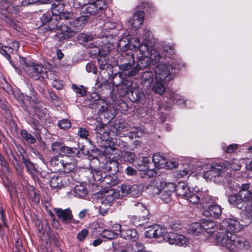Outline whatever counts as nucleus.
Wrapping results in <instances>:
<instances>
[{
  "label": "nucleus",
  "mask_w": 252,
  "mask_h": 252,
  "mask_svg": "<svg viewBox=\"0 0 252 252\" xmlns=\"http://www.w3.org/2000/svg\"><path fill=\"white\" fill-rule=\"evenodd\" d=\"M213 237L214 243L217 245L222 246L229 251H233L236 248L247 250L250 247L249 242L228 231L216 232Z\"/></svg>",
  "instance_id": "nucleus-1"
},
{
  "label": "nucleus",
  "mask_w": 252,
  "mask_h": 252,
  "mask_svg": "<svg viewBox=\"0 0 252 252\" xmlns=\"http://www.w3.org/2000/svg\"><path fill=\"white\" fill-rule=\"evenodd\" d=\"M213 237L214 243L217 245L222 246L229 251H233L236 248L247 250L250 247L249 242L228 231L216 232Z\"/></svg>",
  "instance_id": "nucleus-2"
},
{
  "label": "nucleus",
  "mask_w": 252,
  "mask_h": 252,
  "mask_svg": "<svg viewBox=\"0 0 252 252\" xmlns=\"http://www.w3.org/2000/svg\"><path fill=\"white\" fill-rule=\"evenodd\" d=\"M213 237L214 243L217 245L222 246L229 251H233L236 248L247 250L250 247L249 242L228 231L216 232Z\"/></svg>",
  "instance_id": "nucleus-3"
},
{
  "label": "nucleus",
  "mask_w": 252,
  "mask_h": 252,
  "mask_svg": "<svg viewBox=\"0 0 252 252\" xmlns=\"http://www.w3.org/2000/svg\"><path fill=\"white\" fill-rule=\"evenodd\" d=\"M36 93L31 91V95L21 94L18 98L20 106L32 115H36L38 117H42L45 109L41 105L35 96Z\"/></svg>",
  "instance_id": "nucleus-4"
},
{
  "label": "nucleus",
  "mask_w": 252,
  "mask_h": 252,
  "mask_svg": "<svg viewBox=\"0 0 252 252\" xmlns=\"http://www.w3.org/2000/svg\"><path fill=\"white\" fill-rule=\"evenodd\" d=\"M85 20L83 17H80L72 21H62L60 24V40L63 41L73 37L83 27Z\"/></svg>",
  "instance_id": "nucleus-5"
},
{
  "label": "nucleus",
  "mask_w": 252,
  "mask_h": 252,
  "mask_svg": "<svg viewBox=\"0 0 252 252\" xmlns=\"http://www.w3.org/2000/svg\"><path fill=\"white\" fill-rule=\"evenodd\" d=\"M80 40L82 41L85 46H88L89 47L95 49L94 54H97L100 57H105L107 56L111 51L113 45L111 43L107 42L105 43L103 40L101 41L102 44H97L99 41L98 40L95 41V45L94 44V37L91 35H88L84 33L80 34L79 37Z\"/></svg>",
  "instance_id": "nucleus-6"
},
{
  "label": "nucleus",
  "mask_w": 252,
  "mask_h": 252,
  "mask_svg": "<svg viewBox=\"0 0 252 252\" xmlns=\"http://www.w3.org/2000/svg\"><path fill=\"white\" fill-rule=\"evenodd\" d=\"M20 63L25 65L24 70L33 79L37 80L40 77L46 76L49 77V73L46 71L45 68L40 64H35L31 61H27L24 58H20Z\"/></svg>",
  "instance_id": "nucleus-7"
},
{
  "label": "nucleus",
  "mask_w": 252,
  "mask_h": 252,
  "mask_svg": "<svg viewBox=\"0 0 252 252\" xmlns=\"http://www.w3.org/2000/svg\"><path fill=\"white\" fill-rule=\"evenodd\" d=\"M176 69L167 64H158L155 69L156 79L161 81L169 82L175 77Z\"/></svg>",
  "instance_id": "nucleus-8"
},
{
  "label": "nucleus",
  "mask_w": 252,
  "mask_h": 252,
  "mask_svg": "<svg viewBox=\"0 0 252 252\" xmlns=\"http://www.w3.org/2000/svg\"><path fill=\"white\" fill-rule=\"evenodd\" d=\"M135 206H137L141 211L144 212L146 216H137L135 215H129L128 216L130 223L134 226H138L143 225L144 222H147L149 220V211L146 207L144 206L143 204L141 203H137L135 204Z\"/></svg>",
  "instance_id": "nucleus-9"
},
{
  "label": "nucleus",
  "mask_w": 252,
  "mask_h": 252,
  "mask_svg": "<svg viewBox=\"0 0 252 252\" xmlns=\"http://www.w3.org/2000/svg\"><path fill=\"white\" fill-rule=\"evenodd\" d=\"M148 229L145 232V236L146 238H160L163 237L165 239V236L167 235L166 229L158 224H153L149 226H145Z\"/></svg>",
  "instance_id": "nucleus-10"
},
{
  "label": "nucleus",
  "mask_w": 252,
  "mask_h": 252,
  "mask_svg": "<svg viewBox=\"0 0 252 252\" xmlns=\"http://www.w3.org/2000/svg\"><path fill=\"white\" fill-rule=\"evenodd\" d=\"M89 5L86 7L83 12L86 14V16L89 15H95L103 10L106 8L105 2L104 0H96L88 2Z\"/></svg>",
  "instance_id": "nucleus-11"
},
{
  "label": "nucleus",
  "mask_w": 252,
  "mask_h": 252,
  "mask_svg": "<svg viewBox=\"0 0 252 252\" xmlns=\"http://www.w3.org/2000/svg\"><path fill=\"white\" fill-rule=\"evenodd\" d=\"M54 211L63 223H66L70 221L71 223L78 224L79 222V220L73 218L72 212L70 209L63 210L61 208H55Z\"/></svg>",
  "instance_id": "nucleus-12"
},
{
  "label": "nucleus",
  "mask_w": 252,
  "mask_h": 252,
  "mask_svg": "<svg viewBox=\"0 0 252 252\" xmlns=\"http://www.w3.org/2000/svg\"><path fill=\"white\" fill-rule=\"evenodd\" d=\"M165 240L171 245L183 246L188 243V239L183 235L168 232L165 236Z\"/></svg>",
  "instance_id": "nucleus-13"
},
{
  "label": "nucleus",
  "mask_w": 252,
  "mask_h": 252,
  "mask_svg": "<svg viewBox=\"0 0 252 252\" xmlns=\"http://www.w3.org/2000/svg\"><path fill=\"white\" fill-rule=\"evenodd\" d=\"M151 61L149 57L141 56L136 65L128 72L127 75L129 77L135 76L141 69L148 67Z\"/></svg>",
  "instance_id": "nucleus-14"
},
{
  "label": "nucleus",
  "mask_w": 252,
  "mask_h": 252,
  "mask_svg": "<svg viewBox=\"0 0 252 252\" xmlns=\"http://www.w3.org/2000/svg\"><path fill=\"white\" fill-rule=\"evenodd\" d=\"M119 198V194L114 189H109L100 198L101 204L110 207L114 200Z\"/></svg>",
  "instance_id": "nucleus-15"
},
{
  "label": "nucleus",
  "mask_w": 252,
  "mask_h": 252,
  "mask_svg": "<svg viewBox=\"0 0 252 252\" xmlns=\"http://www.w3.org/2000/svg\"><path fill=\"white\" fill-rule=\"evenodd\" d=\"M250 184H243L242 185L238 194L240 200L243 202L252 203V191L250 190Z\"/></svg>",
  "instance_id": "nucleus-16"
},
{
  "label": "nucleus",
  "mask_w": 252,
  "mask_h": 252,
  "mask_svg": "<svg viewBox=\"0 0 252 252\" xmlns=\"http://www.w3.org/2000/svg\"><path fill=\"white\" fill-rule=\"evenodd\" d=\"M222 209L221 206L217 204H213L208 206V208L203 211V215L206 217H212L218 219L221 215Z\"/></svg>",
  "instance_id": "nucleus-17"
},
{
  "label": "nucleus",
  "mask_w": 252,
  "mask_h": 252,
  "mask_svg": "<svg viewBox=\"0 0 252 252\" xmlns=\"http://www.w3.org/2000/svg\"><path fill=\"white\" fill-rule=\"evenodd\" d=\"M223 169V167L219 163H215L211 165L208 170L204 172V176L207 179L213 180L214 178L218 177L220 175Z\"/></svg>",
  "instance_id": "nucleus-18"
},
{
  "label": "nucleus",
  "mask_w": 252,
  "mask_h": 252,
  "mask_svg": "<svg viewBox=\"0 0 252 252\" xmlns=\"http://www.w3.org/2000/svg\"><path fill=\"white\" fill-rule=\"evenodd\" d=\"M223 223L227 227V231L229 232H236L241 230L240 222L238 221L235 217H232L225 219Z\"/></svg>",
  "instance_id": "nucleus-19"
},
{
  "label": "nucleus",
  "mask_w": 252,
  "mask_h": 252,
  "mask_svg": "<svg viewBox=\"0 0 252 252\" xmlns=\"http://www.w3.org/2000/svg\"><path fill=\"white\" fill-rule=\"evenodd\" d=\"M175 190V185L173 183L167 184L161 192L160 198L165 203H169L172 200V194Z\"/></svg>",
  "instance_id": "nucleus-20"
},
{
  "label": "nucleus",
  "mask_w": 252,
  "mask_h": 252,
  "mask_svg": "<svg viewBox=\"0 0 252 252\" xmlns=\"http://www.w3.org/2000/svg\"><path fill=\"white\" fill-rule=\"evenodd\" d=\"M95 130L102 140L107 141L109 139L111 132L109 131V127L108 126L102 123L99 124L96 126Z\"/></svg>",
  "instance_id": "nucleus-21"
},
{
  "label": "nucleus",
  "mask_w": 252,
  "mask_h": 252,
  "mask_svg": "<svg viewBox=\"0 0 252 252\" xmlns=\"http://www.w3.org/2000/svg\"><path fill=\"white\" fill-rule=\"evenodd\" d=\"M144 17L145 13L143 11H139L134 13L129 21L131 27L136 29L139 28L143 24Z\"/></svg>",
  "instance_id": "nucleus-22"
},
{
  "label": "nucleus",
  "mask_w": 252,
  "mask_h": 252,
  "mask_svg": "<svg viewBox=\"0 0 252 252\" xmlns=\"http://www.w3.org/2000/svg\"><path fill=\"white\" fill-rule=\"evenodd\" d=\"M16 9L8 0H0V15L7 17L6 13H15Z\"/></svg>",
  "instance_id": "nucleus-23"
},
{
  "label": "nucleus",
  "mask_w": 252,
  "mask_h": 252,
  "mask_svg": "<svg viewBox=\"0 0 252 252\" xmlns=\"http://www.w3.org/2000/svg\"><path fill=\"white\" fill-rule=\"evenodd\" d=\"M241 225L247 226L252 222V203H248L242 215Z\"/></svg>",
  "instance_id": "nucleus-24"
},
{
  "label": "nucleus",
  "mask_w": 252,
  "mask_h": 252,
  "mask_svg": "<svg viewBox=\"0 0 252 252\" xmlns=\"http://www.w3.org/2000/svg\"><path fill=\"white\" fill-rule=\"evenodd\" d=\"M77 163L73 158H70L67 156L64 157L63 164L61 172L68 173L73 171L76 168Z\"/></svg>",
  "instance_id": "nucleus-25"
},
{
  "label": "nucleus",
  "mask_w": 252,
  "mask_h": 252,
  "mask_svg": "<svg viewBox=\"0 0 252 252\" xmlns=\"http://www.w3.org/2000/svg\"><path fill=\"white\" fill-rule=\"evenodd\" d=\"M66 177L56 174L50 180V186L52 188H61L66 184Z\"/></svg>",
  "instance_id": "nucleus-26"
},
{
  "label": "nucleus",
  "mask_w": 252,
  "mask_h": 252,
  "mask_svg": "<svg viewBox=\"0 0 252 252\" xmlns=\"http://www.w3.org/2000/svg\"><path fill=\"white\" fill-rule=\"evenodd\" d=\"M121 237L126 240L134 241L138 238V234L134 229H123L121 231Z\"/></svg>",
  "instance_id": "nucleus-27"
},
{
  "label": "nucleus",
  "mask_w": 252,
  "mask_h": 252,
  "mask_svg": "<svg viewBox=\"0 0 252 252\" xmlns=\"http://www.w3.org/2000/svg\"><path fill=\"white\" fill-rule=\"evenodd\" d=\"M177 195L186 198L189 193L190 189L187 184L185 182H180L177 186H175V190Z\"/></svg>",
  "instance_id": "nucleus-28"
},
{
  "label": "nucleus",
  "mask_w": 252,
  "mask_h": 252,
  "mask_svg": "<svg viewBox=\"0 0 252 252\" xmlns=\"http://www.w3.org/2000/svg\"><path fill=\"white\" fill-rule=\"evenodd\" d=\"M132 83L131 81L124 79L122 84L117 88V91L120 96L126 95L129 92L131 91Z\"/></svg>",
  "instance_id": "nucleus-29"
},
{
  "label": "nucleus",
  "mask_w": 252,
  "mask_h": 252,
  "mask_svg": "<svg viewBox=\"0 0 252 252\" xmlns=\"http://www.w3.org/2000/svg\"><path fill=\"white\" fill-rule=\"evenodd\" d=\"M107 141L108 142L109 146L113 151L116 149L117 148L116 147L120 148H126L128 149V144L120 138H110Z\"/></svg>",
  "instance_id": "nucleus-30"
},
{
  "label": "nucleus",
  "mask_w": 252,
  "mask_h": 252,
  "mask_svg": "<svg viewBox=\"0 0 252 252\" xmlns=\"http://www.w3.org/2000/svg\"><path fill=\"white\" fill-rule=\"evenodd\" d=\"M154 74L151 71H145L141 76V82L142 85L147 88L150 87L154 81Z\"/></svg>",
  "instance_id": "nucleus-31"
},
{
  "label": "nucleus",
  "mask_w": 252,
  "mask_h": 252,
  "mask_svg": "<svg viewBox=\"0 0 252 252\" xmlns=\"http://www.w3.org/2000/svg\"><path fill=\"white\" fill-rule=\"evenodd\" d=\"M127 136L130 140V143L128 144V149L133 150L134 148L139 146L141 145V142L139 138L132 141L134 138H136L137 137H139L138 132L137 131H130L128 133Z\"/></svg>",
  "instance_id": "nucleus-32"
},
{
  "label": "nucleus",
  "mask_w": 252,
  "mask_h": 252,
  "mask_svg": "<svg viewBox=\"0 0 252 252\" xmlns=\"http://www.w3.org/2000/svg\"><path fill=\"white\" fill-rule=\"evenodd\" d=\"M203 195V192L201 191H189V193L188 194L186 199L189 202L193 204H200V199L201 195Z\"/></svg>",
  "instance_id": "nucleus-33"
},
{
  "label": "nucleus",
  "mask_w": 252,
  "mask_h": 252,
  "mask_svg": "<svg viewBox=\"0 0 252 252\" xmlns=\"http://www.w3.org/2000/svg\"><path fill=\"white\" fill-rule=\"evenodd\" d=\"M144 249V246L142 243L134 241L127 245L125 251L122 252H141Z\"/></svg>",
  "instance_id": "nucleus-34"
},
{
  "label": "nucleus",
  "mask_w": 252,
  "mask_h": 252,
  "mask_svg": "<svg viewBox=\"0 0 252 252\" xmlns=\"http://www.w3.org/2000/svg\"><path fill=\"white\" fill-rule=\"evenodd\" d=\"M22 160L29 173L33 178L35 177L37 174V170L34 164L29 158L24 157H22Z\"/></svg>",
  "instance_id": "nucleus-35"
},
{
  "label": "nucleus",
  "mask_w": 252,
  "mask_h": 252,
  "mask_svg": "<svg viewBox=\"0 0 252 252\" xmlns=\"http://www.w3.org/2000/svg\"><path fill=\"white\" fill-rule=\"evenodd\" d=\"M63 160L64 157L56 156L50 160V165L54 168L55 170L61 172Z\"/></svg>",
  "instance_id": "nucleus-36"
},
{
  "label": "nucleus",
  "mask_w": 252,
  "mask_h": 252,
  "mask_svg": "<svg viewBox=\"0 0 252 252\" xmlns=\"http://www.w3.org/2000/svg\"><path fill=\"white\" fill-rule=\"evenodd\" d=\"M153 162L155 168L160 169L164 167L166 163V160L165 158L161 156L158 154H155L153 157Z\"/></svg>",
  "instance_id": "nucleus-37"
},
{
  "label": "nucleus",
  "mask_w": 252,
  "mask_h": 252,
  "mask_svg": "<svg viewBox=\"0 0 252 252\" xmlns=\"http://www.w3.org/2000/svg\"><path fill=\"white\" fill-rule=\"evenodd\" d=\"M117 182V180L114 177L106 174L100 184L101 187L107 188L116 185Z\"/></svg>",
  "instance_id": "nucleus-38"
},
{
  "label": "nucleus",
  "mask_w": 252,
  "mask_h": 252,
  "mask_svg": "<svg viewBox=\"0 0 252 252\" xmlns=\"http://www.w3.org/2000/svg\"><path fill=\"white\" fill-rule=\"evenodd\" d=\"M119 164L116 160H109L105 164L104 169L108 172H111L112 174L117 172L119 169Z\"/></svg>",
  "instance_id": "nucleus-39"
},
{
  "label": "nucleus",
  "mask_w": 252,
  "mask_h": 252,
  "mask_svg": "<svg viewBox=\"0 0 252 252\" xmlns=\"http://www.w3.org/2000/svg\"><path fill=\"white\" fill-rule=\"evenodd\" d=\"M71 193L76 197H83L87 194V190L84 186L79 184L75 186Z\"/></svg>",
  "instance_id": "nucleus-40"
},
{
  "label": "nucleus",
  "mask_w": 252,
  "mask_h": 252,
  "mask_svg": "<svg viewBox=\"0 0 252 252\" xmlns=\"http://www.w3.org/2000/svg\"><path fill=\"white\" fill-rule=\"evenodd\" d=\"M215 225V224L213 221H204L201 223L202 233L204 231H206L211 235L210 239H213L214 238L213 236L216 234V232L213 231L211 229L213 228Z\"/></svg>",
  "instance_id": "nucleus-41"
},
{
  "label": "nucleus",
  "mask_w": 252,
  "mask_h": 252,
  "mask_svg": "<svg viewBox=\"0 0 252 252\" xmlns=\"http://www.w3.org/2000/svg\"><path fill=\"white\" fill-rule=\"evenodd\" d=\"M130 185L124 184L117 188V192L119 194V198L121 196H130Z\"/></svg>",
  "instance_id": "nucleus-42"
},
{
  "label": "nucleus",
  "mask_w": 252,
  "mask_h": 252,
  "mask_svg": "<svg viewBox=\"0 0 252 252\" xmlns=\"http://www.w3.org/2000/svg\"><path fill=\"white\" fill-rule=\"evenodd\" d=\"M58 17H55V18L52 17L51 20L48 22L47 25V29L48 30H56L57 31H60V27L61 22Z\"/></svg>",
  "instance_id": "nucleus-43"
},
{
  "label": "nucleus",
  "mask_w": 252,
  "mask_h": 252,
  "mask_svg": "<svg viewBox=\"0 0 252 252\" xmlns=\"http://www.w3.org/2000/svg\"><path fill=\"white\" fill-rule=\"evenodd\" d=\"M51 9L53 15L58 17L64 10V4L59 2L54 3L51 5Z\"/></svg>",
  "instance_id": "nucleus-44"
},
{
  "label": "nucleus",
  "mask_w": 252,
  "mask_h": 252,
  "mask_svg": "<svg viewBox=\"0 0 252 252\" xmlns=\"http://www.w3.org/2000/svg\"><path fill=\"white\" fill-rule=\"evenodd\" d=\"M228 201L231 204L233 205L239 209H242L243 206L241 200L237 194H232L229 196Z\"/></svg>",
  "instance_id": "nucleus-45"
},
{
  "label": "nucleus",
  "mask_w": 252,
  "mask_h": 252,
  "mask_svg": "<svg viewBox=\"0 0 252 252\" xmlns=\"http://www.w3.org/2000/svg\"><path fill=\"white\" fill-rule=\"evenodd\" d=\"M143 188L141 185H130V196L137 197L140 196L143 192Z\"/></svg>",
  "instance_id": "nucleus-46"
},
{
  "label": "nucleus",
  "mask_w": 252,
  "mask_h": 252,
  "mask_svg": "<svg viewBox=\"0 0 252 252\" xmlns=\"http://www.w3.org/2000/svg\"><path fill=\"white\" fill-rule=\"evenodd\" d=\"M215 202V199L212 196H210L208 194L203 192L200 199V204L203 206H205L208 208V206L213 204Z\"/></svg>",
  "instance_id": "nucleus-47"
},
{
  "label": "nucleus",
  "mask_w": 252,
  "mask_h": 252,
  "mask_svg": "<svg viewBox=\"0 0 252 252\" xmlns=\"http://www.w3.org/2000/svg\"><path fill=\"white\" fill-rule=\"evenodd\" d=\"M162 82L156 79V81L154 83L152 87V91L160 95L163 94L165 91V88Z\"/></svg>",
  "instance_id": "nucleus-48"
},
{
  "label": "nucleus",
  "mask_w": 252,
  "mask_h": 252,
  "mask_svg": "<svg viewBox=\"0 0 252 252\" xmlns=\"http://www.w3.org/2000/svg\"><path fill=\"white\" fill-rule=\"evenodd\" d=\"M189 233L194 235H198L202 233L201 223H193L189 225L188 228Z\"/></svg>",
  "instance_id": "nucleus-49"
},
{
  "label": "nucleus",
  "mask_w": 252,
  "mask_h": 252,
  "mask_svg": "<svg viewBox=\"0 0 252 252\" xmlns=\"http://www.w3.org/2000/svg\"><path fill=\"white\" fill-rule=\"evenodd\" d=\"M20 135L28 143L32 144L36 141L35 138L25 129H23L21 131Z\"/></svg>",
  "instance_id": "nucleus-50"
},
{
  "label": "nucleus",
  "mask_w": 252,
  "mask_h": 252,
  "mask_svg": "<svg viewBox=\"0 0 252 252\" xmlns=\"http://www.w3.org/2000/svg\"><path fill=\"white\" fill-rule=\"evenodd\" d=\"M168 98L174 103H177L179 105L185 104L184 99L181 98L179 94H176L173 92H171L169 95Z\"/></svg>",
  "instance_id": "nucleus-51"
},
{
  "label": "nucleus",
  "mask_w": 252,
  "mask_h": 252,
  "mask_svg": "<svg viewBox=\"0 0 252 252\" xmlns=\"http://www.w3.org/2000/svg\"><path fill=\"white\" fill-rule=\"evenodd\" d=\"M149 55H150V60L153 64L158 63L161 58L159 52L155 49H151Z\"/></svg>",
  "instance_id": "nucleus-52"
},
{
  "label": "nucleus",
  "mask_w": 252,
  "mask_h": 252,
  "mask_svg": "<svg viewBox=\"0 0 252 252\" xmlns=\"http://www.w3.org/2000/svg\"><path fill=\"white\" fill-rule=\"evenodd\" d=\"M124 79L123 74L122 72H119L113 75L112 82L114 86L118 88V87L122 84Z\"/></svg>",
  "instance_id": "nucleus-53"
},
{
  "label": "nucleus",
  "mask_w": 252,
  "mask_h": 252,
  "mask_svg": "<svg viewBox=\"0 0 252 252\" xmlns=\"http://www.w3.org/2000/svg\"><path fill=\"white\" fill-rule=\"evenodd\" d=\"M122 61L123 62H130L135 63L134 56L131 51L124 52L122 54Z\"/></svg>",
  "instance_id": "nucleus-54"
},
{
  "label": "nucleus",
  "mask_w": 252,
  "mask_h": 252,
  "mask_svg": "<svg viewBox=\"0 0 252 252\" xmlns=\"http://www.w3.org/2000/svg\"><path fill=\"white\" fill-rule=\"evenodd\" d=\"M122 157L124 161L128 163H133L136 159V155L131 152H125L123 154Z\"/></svg>",
  "instance_id": "nucleus-55"
},
{
  "label": "nucleus",
  "mask_w": 252,
  "mask_h": 252,
  "mask_svg": "<svg viewBox=\"0 0 252 252\" xmlns=\"http://www.w3.org/2000/svg\"><path fill=\"white\" fill-rule=\"evenodd\" d=\"M63 153L70 155L71 157L74 156H78L80 152L77 148H71L64 145L63 148Z\"/></svg>",
  "instance_id": "nucleus-56"
},
{
  "label": "nucleus",
  "mask_w": 252,
  "mask_h": 252,
  "mask_svg": "<svg viewBox=\"0 0 252 252\" xmlns=\"http://www.w3.org/2000/svg\"><path fill=\"white\" fill-rule=\"evenodd\" d=\"M136 49H138L140 52L141 56H148L149 57V47L148 46V44L146 42L143 43L142 44H140V46Z\"/></svg>",
  "instance_id": "nucleus-57"
},
{
  "label": "nucleus",
  "mask_w": 252,
  "mask_h": 252,
  "mask_svg": "<svg viewBox=\"0 0 252 252\" xmlns=\"http://www.w3.org/2000/svg\"><path fill=\"white\" fill-rule=\"evenodd\" d=\"M100 235L108 239H113L117 237L116 232L113 231L112 230L105 229L102 231Z\"/></svg>",
  "instance_id": "nucleus-58"
},
{
  "label": "nucleus",
  "mask_w": 252,
  "mask_h": 252,
  "mask_svg": "<svg viewBox=\"0 0 252 252\" xmlns=\"http://www.w3.org/2000/svg\"><path fill=\"white\" fill-rule=\"evenodd\" d=\"M105 174L106 173L105 172H103L101 170H94L93 172V176L94 180L99 182L100 184Z\"/></svg>",
  "instance_id": "nucleus-59"
},
{
  "label": "nucleus",
  "mask_w": 252,
  "mask_h": 252,
  "mask_svg": "<svg viewBox=\"0 0 252 252\" xmlns=\"http://www.w3.org/2000/svg\"><path fill=\"white\" fill-rule=\"evenodd\" d=\"M58 126L60 128L66 130L71 127V124L69 120L63 119L58 122Z\"/></svg>",
  "instance_id": "nucleus-60"
},
{
  "label": "nucleus",
  "mask_w": 252,
  "mask_h": 252,
  "mask_svg": "<svg viewBox=\"0 0 252 252\" xmlns=\"http://www.w3.org/2000/svg\"><path fill=\"white\" fill-rule=\"evenodd\" d=\"M109 131L111 132L110 137L111 136H117L120 134L121 131L118 123H115L112 126L109 127Z\"/></svg>",
  "instance_id": "nucleus-61"
},
{
  "label": "nucleus",
  "mask_w": 252,
  "mask_h": 252,
  "mask_svg": "<svg viewBox=\"0 0 252 252\" xmlns=\"http://www.w3.org/2000/svg\"><path fill=\"white\" fill-rule=\"evenodd\" d=\"M64 145L61 143L55 142L52 144V150L55 153L63 152V148Z\"/></svg>",
  "instance_id": "nucleus-62"
},
{
  "label": "nucleus",
  "mask_w": 252,
  "mask_h": 252,
  "mask_svg": "<svg viewBox=\"0 0 252 252\" xmlns=\"http://www.w3.org/2000/svg\"><path fill=\"white\" fill-rule=\"evenodd\" d=\"M72 88L75 93L79 94L80 96H83L86 95V93L83 86L78 87L74 84L72 85Z\"/></svg>",
  "instance_id": "nucleus-63"
},
{
  "label": "nucleus",
  "mask_w": 252,
  "mask_h": 252,
  "mask_svg": "<svg viewBox=\"0 0 252 252\" xmlns=\"http://www.w3.org/2000/svg\"><path fill=\"white\" fill-rule=\"evenodd\" d=\"M227 166L231 169L234 170H239L241 168L240 162L237 159H234L233 160L229 162Z\"/></svg>",
  "instance_id": "nucleus-64"
}]
</instances>
